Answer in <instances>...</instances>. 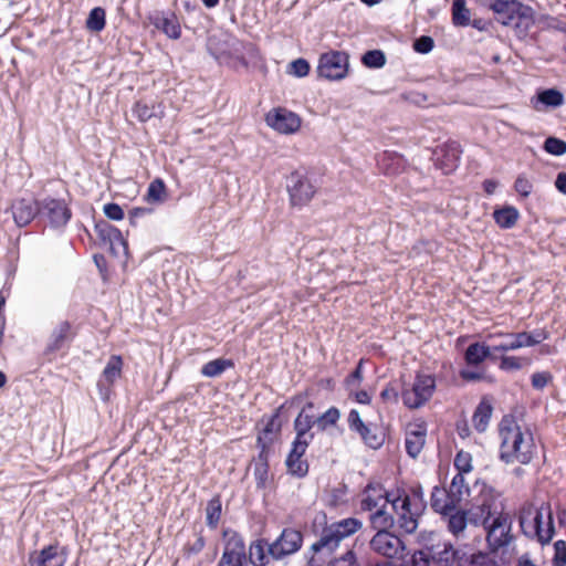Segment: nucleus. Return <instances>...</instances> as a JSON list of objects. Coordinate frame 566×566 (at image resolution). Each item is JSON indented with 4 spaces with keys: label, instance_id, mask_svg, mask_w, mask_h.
Here are the masks:
<instances>
[{
    "label": "nucleus",
    "instance_id": "f03ea898",
    "mask_svg": "<svg viewBox=\"0 0 566 566\" xmlns=\"http://www.w3.org/2000/svg\"><path fill=\"white\" fill-rule=\"evenodd\" d=\"M499 434L501 438L500 459L505 463L515 461L527 464L531 462V444L526 443L520 426L512 417L505 416L500 422Z\"/></svg>",
    "mask_w": 566,
    "mask_h": 566
},
{
    "label": "nucleus",
    "instance_id": "0e129e2a",
    "mask_svg": "<svg viewBox=\"0 0 566 566\" xmlns=\"http://www.w3.org/2000/svg\"><path fill=\"white\" fill-rule=\"evenodd\" d=\"M536 24L542 29H549L556 27V20L546 14H534L533 13V25Z\"/></svg>",
    "mask_w": 566,
    "mask_h": 566
},
{
    "label": "nucleus",
    "instance_id": "680f3d73",
    "mask_svg": "<svg viewBox=\"0 0 566 566\" xmlns=\"http://www.w3.org/2000/svg\"><path fill=\"white\" fill-rule=\"evenodd\" d=\"M348 427L352 431L358 432L366 424L361 418L359 412L356 409H352L347 417Z\"/></svg>",
    "mask_w": 566,
    "mask_h": 566
},
{
    "label": "nucleus",
    "instance_id": "5701e85b",
    "mask_svg": "<svg viewBox=\"0 0 566 566\" xmlns=\"http://www.w3.org/2000/svg\"><path fill=\"white\" fill-rule=\"evenodd\" d=\"M12 216L18 227L28 226L35 217L39 218V200L19 199L12 206Z\"/></svg>",
    "mask_w": 566,
    "mask_h": 566
},
{
    "label": "nucleus",
    "instance_id": "f3484780",
    "mask_svg": "<svg viewBox=\"0 0 566 566\" xmlns=\"http://www.w3.org/2000/svg\"><path fill=\"white\" fill-rule=\"evenodd\" d=\"M266 124L281 134H293L301 126V118L286 108H276L265 117Z\"/></svg>",
    "mask_w": 566,
    "mask_h": 566
},
{
    "label": "nucleus",
    "instance_id": "e433bc0d",
    "mask_svg": "<svg viewBox=\"0 0 566 566\" xmlns=\"http://www.w3.org/2000/svg\"><path fill=\"white\" fill-rule=\"evenodd\" d=\"M563 103H564L563 94L555 88H549V90H544L542 92H538L537 102H536L535 107L537 109H539L541 106L558 107Z\"/></svg>",
    "mask_w": 566,
    "mask_h": 566
},
{
    "label": "nucleus",
    "instance_id": "a18cd8bd",
    "mask_svg": "<svg viewBox=\"0 0 566 566\" xmlns=\"http://www.w3.org/2000/svg\"><path fill=\"white\" fill-rule=\"evenodd\" d=\"M551 553L552 566H566V541L558 539L552 546H547V552Z\"/></svg>",
    "mask_w": 566,
    "mask_h": 566
},
{
    "label": "nucleus",
    "instance_id": "c85d7f7f",
    "mask_svg": "<svg viewBox=\"0 0 566 566\" xmlns=\"http://www.w3.org/2000/svg\"><path fill=\"white\" fill-rule=\"evenodd\" d=\"M486 358H493V356L489 345L484 343H473L468 346L464 353V360L470 366H478Z\"/></svg>",
    "mask_w": 566,
    "mask_h": 566
},
{
    "label": "nucleus",
    "instance_id": "6e6d98bb",
    "mask_svg": "<svg viewBox=\"0 0 566 566\" xmlns=\"http://www.w3.org/2000/svg\"><path fill=\"white\" fill-rule=\"evenodd\" d=\"M310 64L305 59H296L290 63L289 73L296 77H304L310 72Z\"/></svg>",
    "mask_w": 566,
    "mask_h": 566
},
{
    "label": "nucleus",
    "instance_id": "c756f323",
    "mask_svg": "<svg viewBox=\"0 0 566 566\" xmlns=\"http://www.w3.org/2000/svg\"><path fill=\"white\" fill-rule=\"evenodd\" d=\"M363 526L360 520L347 517L338 522L332 523L329 527L333 530L339 542L359 531Z\"/></svg>",
    "mask_w": 566,
    "mask_h": 566
},
{
    "label": "nucleus",
    "instance_id": "3c124183",
    "mask_svg": "<svg viewBox=\"0 0 566 566\" xmlns=\"http://www.w3.org/2000/svg\"><path fill=\"white\" fill-rule=\"evenodd\" d=\"M254 475L258 482V485H264L266 476H268V458L265 452V446L263 444V450L259 454V462L254 468Z\"/></svg>",
    "mask_w": 566,
    "mask_h": 566
},
{
    "label": "nucleus",
    "instance_id": "b1692460",
    "mask_svg": "<svg viewBox=\"0 0 566 566\" xmlns=\"http://www.w3.org/2000/svg\"><path fill=\"white\" fill-rule=\"evenodd\" d=\"M153 23L170 39L177 40L181 35L179 21L174 13L158 14L154 18Z\"/></svg>",
    "mask_w": 566,
    "mask_h": 566
},
{
    "label": "nucleus",
    "instance_id": "5fc2aeb1",
    "mask_svg": "<svg viewBox=\"0 0 566 566\" xmlns=\"http://www.w3.org/2000/svg\"><path fill=\"white\" fill-rule=\"evenodd\" d=\"M526 358L503 355L501 356L500 368L505 371L518 370L526 364Z\"/></svg>",
    "mask_w": 566,
    "mask_h": 566
},
{
    "label": "nucleus",
    "instance_id": "4468645a",
    "mask_svg": "<svg viewBox=\"0 0 566 566\" xmlns=\"http://www.w3.org/2000/svg\"><path fill=\"white\" fill-rule=\"evenodd\" d=\"M396 491L387 492L379 483H369L360 495L361 511L373 512L392 503Z\"/></svg>",
    "mask_w": 566,
    "mask_h": 566
},
{
    "label": "nucleus",
    "instance_id": "cd10ccee",
    "mask_svg": "<svg viewBox=\"0 0 566 566\" xmlns=\"http://www.w3.org/2000/svg\"><path fill=\"white\" fill-rule=\"evenodd\" d=\"M426 442V429L421 426H418L415 430H409L406 433V451L411 458L418 457L421 452Z\"/></svg>",
    "mask_w": 566,
    "mask_h": 566
},
{
    "label": "nucleus",
    "instance_id": "8fccbe9b",
    "mask_svg": "<svg viewBox=\"0 0 566 566\" xmlns=\"http://www.w3.org/2000/svg\"><path fill=\"white\" fill-rule=\"evenodd\" d=\"M361 62L369 69H379L385 65L386 56L380 50H370L363 55Z\"/></svg>",
    "mask_w": 566,
    "mask_h": 566
},
{
    "label": "nucleus",
    "instance_id": "1a4fd4ad",
    "mask_svg": "<svg viewBox=\"0 0 566 566\" xmlns=\"http://www.w3.org/2000/svg\"><path fill=\"white\" fill-rule=\"evenodd\" d=\"M348 71V54L342 51H331L321 55L317 72L321 77L337 81L346 76Z\"/></svg>",
    "mask_w": 566,
    "mask_h": 566
},
{
    "label": "nucleus",
    "instance_id": "7c9ffc66",
    "mask_svg": "<svg viewBox=\"0 0 566 566\" xmlns=\"http://www.w3.org/2000/svg\"><path fill=\"white\" fill-rule=\"evenodd\" d=\"M269 546L264 539H258L250 545L249 559L253 566H265L269 563Z\"/></svg>",
    "mask_w": 566,
    "mask_h": 566
},
{
    "label": "nucleus",
    "instance_id": "72a5a7b5",
    "mask_svg": "<svg viewBox=\"0 0 566 566\" xmlns=\"http://www.w3.org/2000/svg\"><path fill=\"white\" fill-rule=\"evenodd\" d=\"M396 494L407 501V505L413 506L415 512H423L426 502L423 500V492L421 486H413L409 492L406 490H396Z\"/></svg>",
    "mask_w": 566,
    "mask_h": 566
},
{
    "label": "nucleus",
    "instance_id": "e2e57ef3",
    "mask_svg": "<svg viewBox=\"0 0 566 566\" xmlns=\"http://www.w3.org/2000/svg\"><path fill=\"white\" fill-rule=\"evenodd\" d=\"M104 213L112 220H122L124 218V211L117 203H106L104 206Z\"/></svg>",
    "mask_w": 566,
    "mask_h": 566
},
{
    "label": "nucleus",
    "instance_id": "6e6552de",
    "mask_svg": "<svg viewBox=\"0 0 566 566\" xmlns=\"http://www.w3.org/2000/svg\"><path fill=\"white\" fill-rule=\"evenodd\" d=\"M370 549L387 559L402 558L406 549L400 537L389 531L377 532L369 542Z\"/></svg>",
    "mask_w": 566,
    "mask_h": 566
},
{
    "label": "nucleus",
    "instance_id": "2f4dec72",
    "mask_svg": "<svg viewBox=\"0 0 566 566\" xmlns=\"http://www.w3.org/2000/svg\"><path fill=\"white\" fill-rule=\"evenodd\" d=\"M450 503L458 505L464 495L470 494V489L465 482L464 474L457 473L447 491Z\"/></svg>",
    "mask_w": 566,
    "mask_h": 566
},
{
    "label": "nucleus",
    "instance_id": "c03bdc74",
    "mask_svg": "<svg viewBox=\"0 0 566 566\" xmlns=\"http://www.w3.org/2000/svg\"><path fill=\"white\" fill-rule=\"evenodd\" d=\"M106 13L105 10L101 7H95L91 10L88 18L86 20V28L92 32H101L105 28Z\"/></svg>",
    "mask_w": 566,
    "mask_h": 566
},
{
    "label": "nucleus",
    "instance_id": "bf43d9fd",
    "mask_svg": "<svg viewBox=\"0 0 566 566\" xmlns=\"http://www.w3.org/2000/svg\"><path fill=\"white\" fill-rule=\"evenodd\" d=\"M363 365L364 360L360 359L356 368L347 376L345 380L347 388L353 389L360 385L363 380Z\"/></svg>",
    "mask_w": 566,
    "mask_h": 566
},
{
    "label": "nucleus",
    "instance_id": "69168bd1",
    "mask_svg": "<svg viewBox=\"0 0 566 566\" xmlns=\"http://www.w3.org/2000/svg\"><path fill=\"white\" fill-rule=\"evenodd\" d=\"M205 545H206V542H205L203 536L197 535L196 539L192 543L189 542L185 546V551L189 556L197 555L203 549Z\"/></svg>",
    "mask_w": 566,
    "mask_h": 566
},
{
    "label": "nucleus",
    "instance_id": "bb28decb",
    "mask_svg": "<svg viewBox=\"0 0 566 566\" xmlns=\"http://www.w3.org/2000/svg\"><path fill=\"white\" fill-rule=\"evenodd\" d=\"M492 412L493 407L491 401L486 398H483L476 406L472 417L473 427L478 432H484L486 430L492 417Z\"/></svg>",
    "mask_w": 566,
    "mask_h": 566
},
{
    "label": "nucleus",
    "instance_id": "58836bf2",
    "mask_svg": "<svg viewBox=\"0 0 566 566\" xmlns=\"http://www.w3.org/2000/svg\"><path fill=\"white\" fill-rule=\"evenodd\" d=\"M221 512H222V504L219 496L212 497L206 507V523L207 525L214 530L217 528L220 518H221Z\"/></svg>",
    "mask_w": 566,
    "mask_h": 566
},
{
    "label": "nucleus",
    "instance_id": "4c0bfd02",
    "mask_svg": "<svg viewBox=\"0 0 566 566\" xmlns=\"http://www.w3.org/2000/svg\"><path fill=\"white\" fill-rule=\"evenodd\" d=\"M357 433L360 436L365 444L371 449H378L384 443V434L375 426L365 424Z\"/></svg>",
    "mask_w": 566,
    "mask_h": 566
},
{
    "label": "nucleus",
    "instance_id": "393cba45",
    "mask_svg": "<svg viewBox=\"0 0 566 566\" xmlns=\"http://www.w3.org/2000/svg\"><path fill=\"white\" fill-rule=\"evenodd\" d=\"M339 543L337 535L328 525L323 530L321 537L311 546V551L314 554L329 555L338 547Z\"/></svg>",
    "mask_w": 566,
    "mask_h": 566
},
{
    "label": "nucleus",
    "instance_id": "7ed1b4c3",
    "mask_svg": "<svg viewBox=\"0 0 566 566\" xmlns=\"http://www.w3.org/2000/svg\"><path fill=\"white\" fill-rule=\"evenodd\" d=\"M497 22L513 27L520 39H527L531 29V9L517 0H494L490 4Z\"/></svg>",
    "mask_w": 566,
    "mask_h": 566
},
{
    "label": "nucleus",
    "instance_id": "473e14b6",
    "mask_svg": "<svg viewBox=\"0 0 566 566\" xmlns=\"http://www.w3.org/2000/svg\"><path fill=\"white\" fill-rule=\"evenodd\" d=\"M520 213L516 208L512 206H505L500 209H495L493 218L496 224L502 229H511L515 226Z\"/></svg>",
    "mask_w": 566,
    "mask_h": 566
},
{
    "label": "nucleus",
    "instance_id": "0eeeda50",
    "mask_svg": "<svg viewBox=\"0 0 566 566\" xmlns=\"http://www.w3.org/2000/svg\"><path fill=\"white\" fill-rule=\"evenodd\" d=\"M436 379L431 375L417 374L411 389H405L401 398L406 407L418 409L422 407L433 395Z\"/></svg>",
    "mask_w": 566,
    "mask_h": 566
},
{
    "label": "nucleus",
    "instance_id": "13d9d810",
    "mask_svg": "<svg viewBox=\"0 0 566 566\" xmlns=\"http://www.w3.org/2000/svg\"><path fill=\"white\" fill-rule=\"evenodd\" d=\"M434 46L433 39L428 35H421L413 42V50L421 54H427L432 51Z\"/></svg>",
    "mask_w": 566,
    "mask_h": 566
},
{
    "label": "nucleus",
    "instance_id": "79ce46f5",
    "mask_svg": "<svg viewBox=\"0 0 566 566\" xmlns=\"http://www.w3.org/2000/svg\"><path fill=\"white\" fill-rule=\"evenodd\" d=\"M233 363L229 359L218 358L214 360H210L205 364L201 368V374L205 377H218L220 376L227 368L232 367Z\"/></svg>",
    "mask_w": 566,
    "mask_h": 566
},
{
    "label": "nucleus",
    "instance_id": "de8ad7c7",
    "mask_svg": "<svg viewBox=\"0 0 566 566\" xmlns=\"http://www.w3.org/2000/svg\"><path fill=\"white\" fill-rule=\"evenodd\" d=\"M280 430L279 416L273 415L270 417L258 437V446L263 450V444L266 447L265 440L272 441V434Z\"/></svg>",
    "mask_w": 566,
    "mask_h": 566
},
{
    "label": "nucleus",
    "instance_id": "f704fd0d",
    "mask_svg": "<svg viewBox=\"0 0 566 566\" xmlns=\"http://www.w3.org/2000/svg\"><path fill=\"white\" fill-rule=\"evenodd\" d=\"M369 521L377 532H382V530L388 531L395 524L394 515L387 512L386 507H379L370 512Z\"/></svg>",
    "mask_w": 566,
    "mask_h": 566
},
{
    "label": "nucleus",
    "instance_id": "774afa93",
    "mask_svg": "<svg viewBox=\"0 0 566 566\" xmlns=\"http://www.w3.org/2000/svg\"><path fill=\"white\" fill-rule=\"evenodd\" d=\"M332 566H360V564L356 562L354 552L348 551L340 558L335 559Z\"/></svg>",
    "mask_w": 566,
    "mask_h": 566
},
{
    "label": "nucleus",
    "instance_id": "a211bd4d",
    "mask_svg": "<svg viewBox=\"0 0 566 566\" xmlns=\"http://www.w3.org/2000/svg\"><path fill=\"white\" fill-rule=\"evenodd\" d=\"M308 442L306 440L294 439L292 442V448L287 458L285 460V464L287 468V472L297 478H304L308 472V463L306 460H303L302 457L306 452L308 447Z\"/></svg>",
    "mask_w": 566,
    "mask_h": 566
},
{
    "label": "nucleus",
    "instance_id": "39448f33",
    "mask_svg": "<svg viewBox=\"0 0 566 566\" xmlns=\"http://www.w3.org/2000/svg\"><path fill=\"white\" fill-rule=\"evenodd\" d=\"M485 489L486 486L483 485V489L481 490V497L468 511L469 521L474 525L482 524L483 526H486L495 516L504 514L499 496L493 490L489 489L485 491Z\"/></svg>",
    "mask_w": 566,
    "mask_h": 566
},
{
    "label": "nucleus",
    "instance_id": "412c9836",
    "mask_svg": "<svg viewBox=\"0 0 566 566\" xmlns=\"http://www.w3.org/2000/svg\"><path fill=\"white\" fill-rule=\"evenodd\" d=\"M123 358L119 355H112L98 379L97 387L103 398H106L111 386L120 377Z\"/></svg>",
    "mask_w": 566,
    "mask_h": 566
},
{
    "label": "nucleus",
    "instance_id": "2eb2a0df",
    "mask_svg": "<svg viewBox=\"0 0 566 566\" xmlns=\"http://www.w3.org/2000/svg\"><path fill=\"white\" fill-rule=\"evenodd\" d=\"M65 563V548L57 543L30 553L28 558L29 566H64Z\"/></svg>",
    "mask_w": 566,
    "mask_h": 566
},
{
    "label": "nucleus",
    "instance_id": "4d7b16f0",
    "mask_svg": "<svg viewBox=\"0 0 566 566\" xmlns=\"http://www.w3.org/2000/svg\"><path fill=\"white\" fill-rule=\"evenodd\" d=\"M134 113L142 122H147L151 117L156 116L155 107L149 106L144 102H137L134 106Z\"/></svg>",
    "mask_w": 566,
    "mask_h": 566
},
{
    "label": "nucleus",
    "instance_id": "a878e982",
    "mask_svg": "<svg viewBox=\"0 0 566 566\" xmlns=\"http://www.w3.org/2000/svg\"><path fill=\"white\" fill-rule=\"evenodd\" d=\"M316 424V418L305 412V408L298 413L294 421V429L296 431L295 439L306 440L308 443L314 438V433L311 432L313 426Z\"/></svg>",
    "mask_w": 566,
    "mask_h": 566
},
{
    "label": "nucleus",
    "instance_id": "f257e3e1",
    "mask_svg": "<svg viewBox=\"0 0 566 566\" xmlns=\"http://www.w3.org/2000/svg\"><path fill=\"white\" fill-rule=\"evenodd\" d=\"M436 555H439V562L450 563L454 566H499L488 554L454 549L450 544H444L443 549L439 553H433L429 548L418 551L406 566H429L430 560L436 559Z\"/></svg>",
    "mask_w": 566,
    "mask_h": 566
},
{
    "label": "nucleus",
    "instance_id": "f8f14e48",
    "mask_svg": "<svg viewBox=\"0 0 566 566\" xmlns=\"http://www.w3.org/2000/svg\"><path fill=\"white\" fill-rule=\"evenodd\" d=\"M489 339L491 343L488 345L493 358H495L496 353H505L531 346V334L526 332L490 335Z\"/></svg>",
    "mask_w": 566,
    "mask_h": 566
},
{
    "label": "nucleus",
    "instance_id": "864d4df0",
    "mask_svg": "<svg viewBox=\"0 0 566 566\" xmlns=\"http://www.w3.org/2000/svg\"><path fill=\"white\" fill-rule=\"evenodd\" d=\"M544 149L548 154L562 156L566 153V142L556 137H548L544 143Z\"/></svg>",
    "mask_w": 566,
    "mask_h": 566
},
{
    "label": "nucleus",
    "instance_id": "423d86ee",
    "mask_svg": "<svg viewBox=\"0 0 566 566\" xmlns=\"http://www.w3.org/2000/svg\"><path fill=\"white\" fill-rule=\"evenodd\" d=\"M72 211L65 200L53 197L39 199V219L52 229H63L71 220Z\"/></svg>",
    "mask_w": 566,
    "mask_h": 566
},
{
    "label": "nucleus",
    "instance_id": "aec40b11",
    "mask_svg": "<svg viewBox=\"0 0 566 566\" xmlns=\"http://www.w3.org/2000/svg\"><path fill=\"white\" fill-rule=\"evenodd\" d=\"M533 527L538 542L547 545L555 533L553 515L549 506L541 507L534 517Z\"/></svg>",
    "mask_w": 566,
    "mask_h": 566
},
{
    "label": "nucleus",
    "instance_id": "9d476101",
    "mask_svg": "<svg viewBox=\"0 0 566 566\" xmlns=\"http://www.w3.org/2000/svg\"><path fill=\"white\" fill-rule=\"evenodd\" d=\"M486 530V541L490 548L495 552L506 546L511 539V521L507 514H499L490 524L484 526Z\"/></svg>",
    "mask_w": 566,
    "mask_h": 566
},
{
    "label": "nucleus",
    "instance_id": "4be33fe9",
    "mask_svg": "<svg viewBox=\"0 0 566 566\" xmlns=\"http://www.w3.org/2000/svg\"><path fill=\"white\" fill-rule=\"evenodd\" d=\"M73 338L72 325L67 321L59 322L52 329L44 354L51 355L65 347Z\"/></svg>",
    "mask_w": 566,
    "mask_h": 566
},
{
    "label": "nucleus",
    "instance_id": "20e7f679",
    "mask_svg": "<svg viewBox=\"0 0 566 566\" xmlns=\"http://www.w3.org/2000/svg\"><path fill=\"white\" fill-rule=\"evenodd\" d=\"M286 190L291 205L303 207L308 203L316 193L317 187L312 176L305 169L292 171L286 178Z\"/></svg>",
    "mask_w": 566,
    "mask_h": 566
},
{
    "label": "nucleus",
    "instance_id": "338daca9",
    "mask_svg": "<svg viewBox=\"0 0 566 566\" xmlns=\"http://www.w3.org/2000/svg\"><path fill=\"white\" fill-rule=\"evenodd\" d=\"M515 190L516 192L526 198L531 193V184L525 176H520L515 181Z\"/></svg>",
    "mask_w": 566,
    "mask_h": 566
},
{
    "label": "nucleus",
    "instance_id": "603ef678",
    "mask_svg": "<svg viewBox=\"0 0 566 566\" xmlns=\"http://www.w3.org/2000/svg\"><path fill=\"white\" fill-rule=\"evenodd\" d=\"M454 467L458 473L464 474L472 471V457L469 452L459 451L454 458Z\"/></svg>",
    "mask_w": 566,
    "mask_h": 566
},
{
    "label": "nucleus",
    "instance_id": "ddd939ff",
    "mask_svg": "<svg viewBox=\"0 0 566 566\" xmlns=\"http://www.w3.org/2000/svg\"><path fill=\"white\" fill-rule=\"evenodd\" d=\"M227 541L221 558L217 566H248L245 544L243 538L237 534L226 533Z\"/></svg>",
    "mask_w": 566,
    "mask_h": 566
},
{
    "label": "nucleus",
    "instance_id": "ea45409f",
    "mask_svg": "<svg viewBox=\"0 0 566 566\" xmlns=\"http://www.w3.org/2000/svg\"><path fill=\"white\" fill-rule=\"evenodd\" d=\"M452 22L457 27L469 25L470 11L467 8L465 0H453V2H452Z\"/></svg>",
    "mask_w": 566,
    "mask_h": 566
},
{
    "label": "nucleus",
    "instance_id": "49530a36",
    "mask_svg": "<svg viewBox=\"0 0 566 566\" xmlns=\"http://www.w3.org/2000/svg\"><path fill=\"white\" fill-rule=\"evenodd\" d=\"M378 164L384 169L386 175L397 174L402 165V158L399 155L385 153L379 159Z\"/></svg>",
    "mask_w": 566,
    "mask_h": 566
},
{
    "label": "nucleus",
    "instance_id": "6ab92c4d",
    "mask_svg": "<svg viewBox=\"0 0 566 566\" xmlns=\"http://www.w3.org/2000/svg\"><path fill=\"white\" fill-rule=\"evenodd\" d=\"M461 153L462 151L459 143H447L434 151L437 157L436 165L443 171V174L448 175L458 166Z\"/></svg>",
    "mask_w": 566,
    "mask_h": 566
},
{
    "label": "nucleus",
    "instance_id": "c9c22d12",
    "mask_svg": "<svg viewBox=\"0 0 566 566\" xmlns=\"http://www.w3.org/2000/svg\"><path fill=\"white\" fill-rule=\"evenodd\" d=\"M431 506L434 512L447 515L448 512L452 511L457 505L450 503L448 493L444 489L436 486L431 493Z\"/></svg>",
    "mask_w": 566,
    "mask_h": 566
},
{
    "label": "nucleus",
    "instance_id": "09e8293b",
    "mask_svg": "<svg viewBox=\"0 0 566 566\" xmlns=\"http://www.w3.org/2000/svg\"><path fill=\"white\" fill-rule=\"evenodd\" d=\"M339 418V410L336 407H331L322 416L316 418V426L319 430L324 431L327 428L335 426Z\"/></svg>",
    "mask_w": 566,
    "mask_h": 566
},
{
    "label": "nucleus",
    "instance_id": "052dcab7",
    "mask_svg": "<svg viewBox=\"0 0 566 566\" xmlns=\"http://www.w3.org/2000/svg\"><path fill=\"white\" fill-rule=\"evenodd\" d=\"M553 381V376L549 371H541L533 374V388L543 389Z\"/></svg>",
    "mask_w": 566,
    "mask_h": 566
},
{
    "label": "nucleus",
    "instance_id": "9b49d317",
    "mask_svg": "<svg viewBox=\"0 0 566 566\" xmlns=\"http://www.w3.org/2000/svg\"><path fill=\"white\" fill-rule=\"evenodd\" d=\"M303 542V535L294 528H284L279 538L269 546V554L273 559H282L287 555L296 553Z\"/></svg>",
    "mask_w": 566,
    "mask_h": 566
},
{
    "label": "nucleus",
    "instance_id": "dca6fc26",
    "mask_svg": "<svg viewBox=\"0 0 566 566\" xmlns=\"http://www.w3.org/2000/svg\"><path fill=\"white\" fill-rule=\"evenodd\" d=\"M391 506L396 513L398 526L407 534H412L418 527V520L422 512H415L413 506L407 505V501L397 494Z\"/></svg>",
    "mask_w": 566,
    "mask_h": 566
},
{
    "label": "nucleus",
    "instance_id": "37998d69",
    "mask_svg": "<svg viewBox=\"0 0 566 566\" xmlns=\"http://www.w3.org/2000/svg\"><path fill=\"white\" fill-rule=\"evenodd\" d=\"M468 522H470L468 512L457 511L449 515L448 528L453 535L459 536L465 530Z\"/></svg>",
    "mask_w": 566,
    "mask_h": 566
},
{
    "label": "nucleus",
    "instance_id": "a19ab883",
    "mask_svg": "<svg viewBox=\"0 0 566 566\" xmlns=\"http://www.w3.org/2000/svg\"><path fill=\"white\" fill-rule=\"evenodd\" d=\"M166 198V186L165 182L157 178L153 180L147 189V193L145 196V200L148 203H161Z\"/></svg>",
    "mask_w": 566,
    "mask_h": 566
}]
</instances>
